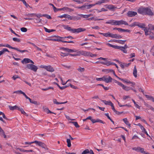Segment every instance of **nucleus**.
<instances>
[{
	"label": "nucleus",
	"mask_w": 154,
	"mask_h": 154,
	"mask_svg": "<svg viewBox=\"0 0 154 154\" xmlns=\"http://www.w3.org/2000/svg\"><path fill=\"white\" fill-rule=\"evenodd\" d=\"M138 125L140 127L141 129L142 130V131L143 132L144 131H145L146 130L144 128V127L141 125V124L139 123L138 124Z\"/></svg>",
	"instance_id": "a18cd8bd"
},
{
	"label": "nucleus",
	"mask_w": 154,
	"mask_h": 154,
	"mask_svg": "<svg viewBox=\"0 0 154 154\" xmlns=\"http://www.w3.org/2000/svg\"><path fill=\"white\" fill-rule=\"evenodd\" d=\"M8 107L10 110H14L15 109L17 110H18L19 108L20 107H19L17 105H15L14 106H9Z\"/></svg>",
	"instance_id": "6ab92c4d"
},
{
	"label": "nucleus",
	"mask_w": 154,
	"mask_h": 154,
	"mask_svg": "<svg viewBox=\"0 0 154 154\" xmlns=\"http://www.w3.org/2000/svg\"><path fill=\"white\" fill-rule=\"evenodd\" d=\"M20 78V77H19L18 75H14L12 77V78L14 80H16L17 78Z\"/></svg>",
	"instance_id": "680f3d73"
},
{
	"label": "nucleus",
	"mask_w": 154,
	"mask_h": 154,
	"mask_svg": "<svg viewBox=\"0 0 154 154\" xmlns=\"http://www.w3.org/2000/svg\"><path fill=\"white\" fill-rule=\"evenodd\" d=\"M144 105L146 106L147 107V109H150L151 108V107H152V106H151L149 105L148 104H147V103H146L145 102H144Z\"/></svg>",
	"instance_id": "4d7b16f0"
},
{
	"label": "nucleus",
	"mask_w": 154,
	"mask_h": 154,
	"mask_svg": "<svg viewBox=\"0 0 154 154\" xmlns=\"http://www.w3.org/2000/svg\"><path fill=\"white\" fill-rule=\"evenodd\" d=\"M149 28L151 30H154V25L151 24H149L148 25Z\"/></svg>",
	"instance_id": "49530a36"
},
{
	"label": "nucleus",
	"mask_w": 154,
	"mask_h": 154,
	"mask_svg": "<svg viewBox=\"0 0 154 154\" xmlns=\"http://www.w3.org/2000/svg\"><path fill=\"white\" fill-rule=\"evenodd\" d=\"M91 121L93 123H94L97 122H99L102 124L105 123V122H104L103 121L98 119H97L96 120L92 119Z\"/></svg>",
	"instance_id": "a211bd4d"
},
{
	"label": "nucleus",
	"mask_w": 154,
	"mask_h": 154,
	"mask_svg": "<svg viewBox=\"0 0 154 154\" xmlns=\"http://www.w3.org/2000/svg\"><path fill=\"white\" fill-rule=\"evenodd\" d=\"M112 33L109 32H108L107 33H104V36L106 37H111L112 38Z\"/></svg>",
	"instance_id": "7c9ffc66"
},
{
	"label": "nucleus",
	"mask_w": 154,
	"mask_h": 154,
	"mask_svg": "<svg viewBox=\"0 0 154 154\" xmlns=\"http://www.w3.org/2000/svg\"><path fill=\"white\" fill-rule=\"evenodd\" d=\"M63 37H61L60 36H58L56 38H50L49 40L50 41H56V42H61L63 43H74V42L73 41H66L62 40L61 39H63Z\"/></svg>",
	"instance_id": "20e7f679"
},
{
	"label": "nucleus",
	"mask_w": 154,
	"mask_h": 154,
	"mask_svg": "<svg viewBox=\"0 0 154 154\" xmlns=\"http://www.w3.org/2000/svg\"><path fill=\"white\" fill-rule=\"evenodd\" d=\"M138 24H139V22H134V23H132L130 25H129V26L131 27H134L136 26H138Z\"/></svg>",
	"instance_id": "72a5a7b5"
},
{
	"label": "nucleus",
	"mask_w": 154,
	"mask_h": 154,
	"mask_svg": "<svg viewBox=\"0 0 154 154\" xmlns=\"http://www.w3.org/2000/svg\"><path fill=\"white\" fill-rule=\"evenodd\" d=\"M101 101L103 102L105 105H109L110 106V104H111V103H110L112 102L111 101H106L105 100H102Z\"/></svg>",
	"instance_id": "4c0bfd02"
},
{
	"label": "nucleus",
	"mask_w": 154,
	"mask_h": 154,
	"mask_svg": "<svg viewBox=\"0 0 154 154\" xmlns=\"http://www.w3.org/2000/svg\"><path fill=\"white\" fill-rule=\"evenodd\" d=\"M12 49L16 50L17 51H19L21 53H23V52H25L27 51L26 50H20L19 49H18L17 48H14L13 47V48H12Z\"/></svg>",
	"instance_id": "473e14b6"
},
{
	"label": "nucleus",
	"mask_w": 154,
	"mask_h": 154,
	"mask_svg": "<svg viewBox=\"0 0 154 154\" xmlns=\"http://www.w3.org/2000/svg\"><path fill=\"white\" fill-rule=\"evenodd\" d=\"M110 103H111V104H110V106H111L112 110L114 111V112H115L116 110L115 109L113 104L112 103V102H110Z\"/></svg>",
	"instance_id": "09e8293b"
},
{
	"label": "nucleus",
	"mask_w": 154,
	"mask_h": 154,
	"mask_svg": "<svg viewBox=\"0 0 154 154\" xmlns=\"http://www.w3.org/2000/svg\"><path fill=\"white\" fill-rule=\"evenodd\" d=\"M109 0H101L97 2L96 3H95L96 5H100L101 4L103 3H106L109 2Z\"/></svg>",
	"instance_id": "412c9836"
},
{
	"label": "nucleus",
	"mask_w": 154,
	"mask_h": 154,
	"mask_svg": "<svg viewBox=\"0 0 154 154\" xmlns=\"http://www.w3.org/2000/svg\"><path fill=\"white\" fill-rule=\"evenodd\" d=\"M114 82L115 83H117L119 85L121 86V87H122V88L124 87V85L121 82H120L115 80H114Z\"/></svg>",
	"instance_id": "2f4dec72"
},
{
	"label": "nucleus",
	"mask_w": 154,
	"mask_h": 154,
	"mask_svg": "<svg viewBox=\"0 0 154 154\" xmlns=\"http://www.w3.org/2000/svg\"><path fill=\"white\" fill-rule=\"evenodd\" d=\"M9 30H10V31L11 32L14 34H15L16 36H17V37H20V36L19 35H18V34H17V33H16L12 29L10 28H9Z\"/></svg>",
	"instance_id": "c03bdc74"
},
{
	"label": "nucleus",
	"mask_w": 154,
	"mask_h": 154,
	"mask_svg": "<svg viewBox=\"0 0 154 154\" xmlns=\"http://www.w3.org/2000/svg\"><path fill=\"white\" fill-rule=\"evenodd\" d=\"M132 101L133 102V103H134V105L137 108L140 109V106H139L138 104H137L136 103V102H135V101H134V100L133 99H132Z\"/></svg>",
	"instance_id": "de8ad7c7"
},
{
	"label": "nucleus",
	"mask_w": 154,
	"mask_h": 154,
	"mask_svg": "<svg viewBox=\"0 0 154 154\" xmlns=\"http://www.w3.org/2000/svg\"><path fill=\"white\" fill-rule=\"evenodd\" d=\"M64 28L73 33H78L86 30L85 29L82 28H79L78 29H72L71 27H69L68 26H65V27H64Z\"/></svg>",
	"instance_id": "f03ea898"
},
{
	"label": "nucleus",
	"mask_w": 154,
	"mask_h": 154,
	"mask_svg": "<svg viewBox=\"0 0 154 154\" xmlns=\"http://www.w3.org/2000/svg\"><path fill=\"white\" fill-rule=\"evenodd\" d=\"M35 15L38 18H40L41 17H44V16H43V14H35Z\"/></svg>",
	"instance_id": "69168bd1"
},
{
	"label": "nucleus",
	"mask_w": 154,
	"mask_h": 154,
	"mask_svg": "<svg viewBox=\"0 0 154 154\" xmlns=\"http://www.w3.org/2000/svg\"><path fill=\"white\" fill-rule=\"evenodd\" d=\"M6 52H9V51L7 48H3L2 50L0 51V56L3 54H4Z\"/></svg>",
	"instance_id": "a878e982"
},
{
	"label": "nucleus",
	"mask_w": 154,
	"mask_h": 154,
	"mask_svg": "<svg viewBox=\"0 0 154 154\" xmlns=\"http://www.w3.org/2000/svg\"><path fill=\"white\" fill-rule=\"evenodd\" d=\"M26 67L28 69L35 72H36L38 69L37 66L33 65V64L32 63L27 64L26 65Z\"/></svg>",
	"instance_id": "39448f33"
},
{
	"label": "nucleus",
	"mask_w": 154,
	"mask_h": 154,
	"mask_svg": "<svg viewBox=\"0 0 154 154\" xmlns=\"http://www.w3.org/2000/svg\"><path fill=\"white\" fill-rule=\"evenodd\" d=\"M44 17H46V18H47L48 19H51V17L48 15L46 14H43V15Z\"/></svg>",
	"instance_id": "774afa93"
},
{
	"label": "nucleus",
	"mask_w": 154,
	"mask_h": 154,
	"mask_svg": "<svg viewBox=\"0 0 154 154\" xmlns=\"http://www.w3.org/2000/svg\"><path fill=\"white\" fill-rule=\"evenodd\" d=\"M69 123H72L76 128H79L80 127L77 122H70Z\"/></svg>",
	"instance_id": "c9c22d12"
},
{
	"label": "nucleus",
	"mask_w": 154,
	"mask_h": 154,
	"mask_svg": "<svg viewBox=\"0 0 154 154\" xmlns=\"http://www.w3.org/2000/svg\"><path fill=\"white\" fill-rule=\"evenodd\" d=\"M79 16H80L81 17H83L85 18H87L90 16H92L93 14H90L88 15H83L82 14H78Z\"/></svg>",
	"instance_id": "b1692460"
},
{
	"label": "nucleus",
	"mask_w": 154,
	"mask_h": 154,
	"mask_svg": "<svg viewBox=\"0 0 154 154\" xmlns=\"http://www.w3.org/2000/svg\"><path fill=\"white\" fill-rule=\"evenodd\" d=\"M18 111H19L21 112L22 114H23V115L26 116H28V114H27L24 110L22 108L20 107L19 108Z\"/></svg>",
	"instance_id": "bb28decb"
},
{
	"label": "nucleus",
	"mask_w": 154,
	"mask_h": 154,
	"mask_svg": "<svg viewBox=\"0 0 154 154\" xmlns=\"http://www.w3.org/2000/svg\"><path fill=\"white\" fill-rule=\"evenodd\" d=\"M55 10V11H54L55 12H57L58 11H72L71 8L66 7H65L60 8H56V9Z\"/></svg>",
	"instance_id": "6e6552de"
},
{
	"label": "nucleus",
	"mask_w": 154,
	"mask_h": 154,
	"mask_svg": "<svg viewBox=\"0 0 154 154\" xmlns=\"http://www.w3.org/2000/svg\"><path fill=\"white\" fill-rule=\"evenodd\" d=\"M67 143V146L68 147H70L71 146V141L70 139H67L66 140Z\"/></svg>",
	"instance_id": "79ce46f5"
},
{
	"label": "nucleus",
	"mask_w": 154,
	"mask_h": 154,
	"mask_svg": "<svg viewBox=\"0 0 154 154\" xmlns=\"http://www.w3.org/2000/svg\"><path fill=\"white\" fill-rule=\"evenodd\" d=\"M77 70L80 72H83L84 71L85 69L84 68L79 67L77 69Z\"/></svg>",
	"instance_id": "603ef678"
},
{
	"label": "nucleus",
	"mask_w": 154,
	"mask_h": 154,
	"mask_svg": "<svg viewBox=\"0 0 154 154\" xmlns=\"http://www.w3.org/2000/svg\"><path fill=\"white\" fill-rule=\"evenodd\" d=\"M144 14L152 16L153 14L150 8L148 7H146L145 8Z\"/></svg>",
	"instance_id": "9d476101"
},
{
	"label": "nucleus",
	"mask_w": 154,
	"mask_h": 154,
	"mask_svg": "<svg viewBox=\"0 0 154 154\" xmlns=\"http://www.w3.org/2000/svg\"><path fill=\"white\" fill-rule=\"evenodd\" d=\"M21 31L23 32H26L27 31V29L25 27H22L20 29Z\"/></svg>",
	"instance_id": "864d4df0"
},
{
	"label": "nucleus",
	"mask_w": 154,
	"mask_h": 154,
	"mask_svg": "<svg viewBox=\"0 0 154 154\" xmlns=\"http://www.w3.org/2000/svg\"><path fill=\"white\" fill-rule=\"evenodd\" d=\"M106 24H109L112 25L116 26V20H110L106 22Z\"/></svg>",
	"instance_id": "f3484780"
},
{
	"label": "nucleus",
	"mask_w": 154,
	"mask_h": 154,
	"mask_svg": "<svg viewBox=\"0 0 154 154\" xmlns=\"http://www.w3.org/2000/svg\"><path fill=\"white\" fill-rule=\"evenodd\" d=\"M23 91H21V90H18L14 92V93H16L17 94H22V92Z\"/></svg>",
	"instance_id": "338daca9"
},
{
	"label": "nucleus",
	"mask_w": 154,
	"mask_h": 154,
	"mask_svg": "<svg viewBox=\"0 0 154 154\" xmlns=\"http://www.w3.org/2000/svg\"><path fill=\"white\" fill-rule=\"evenodd\" d=\"M106 45H107L109 47H112L115 49H119L122 51L124 53H126L127 52V51L124 48H123V47L120 46L118 45H113L108 43H106Z\"/></svg>",
	"instance_id": "7ed1b4c3"
},
{
	"label": "nucleus",
	"mask_w": 154,
	"mask_h": 154,
	"mask_svg": "<svg viewBox=\"0 0 154 154\" xmlns=\"http://www.w3.org/2000/svg\"><path fill=\"white\" fill-rule=\"evenodd\" d=\"M112 78L110 76H109L108 77L106 76H104V81L106 83H108L112 82Z\"/></svg>",
	"instance_id": "4468645a"
},
{
	"label": "nucleus",
	"mask_w": 154,
	"mask_h": 154,
	"mask_svg": "<svg viewBox=\"0 0 154 154\" xmlns=\"http://www.w3.org/2000/svg\"><path fill=\"white\" fill-rule=\"evenodd\" d=\"M97 86H102L103 88L105 90H107L109 89V88L107 87H105L102 84H98L97 85Z\"/></svg>",
	"instance_id": "37998d69"
},
{
	"label": "nucleus",
	"mask_w": 154,
	"mask_h": 154,
	"mask_svg": "<svg viewBox=\"0 0 154 154\" xmlns=\"http://www.w3.org/2000/svg\"><path fill=\"white\" fill-rule=\"evenodd\" d=\"M133 74L134 77L135 78L137 77V71L136 66H135L134 67Z\"/></svg>",
	"instance_id": "c756f323"
},
{
	"label": "nucleus",
	"mask_w": 154,
	"mask_h": 154,
	"mask_svg": "<svg viewBox=\"0 0 154 154\" xmlns=\"http://www.w3.org/2000/svg\"><path fill=\"white\" fill-rule=\"evenodd\" d=\"M43 109H44V111L46 112L48 114L49 113H53V114H54L55 115L56 114V113H54V112H51V111H50L48 109V108H44L43 107Z\"/></svg>",
	"instance_id": "393cba45"
},
{
	"label": "nucleus",
	"mask_w": 154,
	"mask_h": 154,
	"mask_svg": "<svg viewBox=\"0 0 154 154\" xmlns=\"http://www.w3.org/2000/svg\"><path fill=\"white\" fill-rule=\"evenodd\" d=\"M35 15V14L32 13V14H26L25 15V16L28 17H32L33 15Z\"/></svg>",
	"instance_id": "bf43d9fd"
},
{
	"label": "nucleus",
	"mask_w": 154,
	"mask_h": 154,
	"mask_svg": "<svg viewBox=\"0 0 154 154\" xmlns=\"http://www.w3.org/2000/svg\"><path fill=\"white\" fill-rule=\"evenodd\" d=\"M21 62L23 64H26L30 62L32 64L34 63V62L32 60L29 59V58H24L23 60H22Z\"/></svg>",
	"instance_id": "ddd939ff"
},
{
	"label": "nucleus",
	"mask_w": 154,
	"mask_h": 154,
	"mask_svg": "<svg viewBox=\"0 0 154 154\" xmlns=\"http://www.w3.org/2000/svg\"><path fill=\"white\" fill-rule=\"evenodd\" d=\"M146 8L141 7L139 8L137 10V12L139 14H144Z\"/></svg>",
	"instance_id": "2eb2a0df"
},
{
	"label": "nucleus",
	"mask_w": 154,
	"mask_h": 154,
	"mask_svg": "<svg viewBox=\"0 0 154 154\" xmlns=\"http://www.w3.org/2000/svg\"><path fill=\"white\" fill-rule=\"evenodd\" d=\"M123 120L125 124L128 125L129 127L130 128L131 127V124L129 123L127 118L123 119Z\"/></svg>",
	"instance_id": "cd10ccee"
},
{
	"label": "nucleus",
	"mask_w": 154,
	"mask_h": 154,
	"mask_svg": "<svg viewBox=\"0 0 154 154\" xmlns=\"http://www.w3.org/2000/svg\"><path fill=\"white\" fill-rule=\"evenodd\" d=\"M53 100L54 103L56 104H65L67 102V101L63 102H57V100L55 99H54Z\"/></svg>",
	"instance_id": "c85d7f7f"
},
{
	"label": "nucleus",
	"mask_w": 154,
	"mask_h": 154,
	"mask_svg": "<svg viewBox=\"0 0 154 154\" xmlns=\"http://www.w3.org/2000/svg\"><path fill=\"white\" fill-rule=\"evenodd\" d=\"M34 142H35V143L38 145L42 147V148H44L45 149L47 150H48V149L47 145L42 142L35 140L34 141Z\"/></svg>",
	"instance_id": "423d86ee"
},
{
	"label": "nucleus",
	"mask_w": 154,
	"mask_h": 154,
	"mask_svg": "<svg viewBox=\"0 0 154 154\" xmlns=\"http://www.w3.org/2000/svg\"><path fill=\"white\" fill-rule=\"evenodd\" d=\"M95 5H96L95 4H90L87 5H83L82 6L79 7L78 8L81 9L82 8H85L86 7L87 9H88L91 8L93 6H94Z\"/></svg>",
	"instance_id": "dca6fc26"
},
{
	"label": "nucleus",
	"mask_w": 154,
	"mask_h": 154,
	"mask_svg": "<svg viewBox=\"0 0 154 154\" xmlns=\"http://www.w3.org/2000/svg\"><path fill=\"white\" fill-rule=\"evenodd\" d=\"M46 69L47 71L51 72L54 71V69L50 65L47 66Z\"/></svg>",
	"instance_id": "4be33fe9"
},
{
	"label": "nucleus",
	"mask_w": 154,
	"mask_h": 154,
	"mask_svg": "<svg viewBox=\"0 0 154 154\" xmlns=\"http://www.w3.org/2000/svg\"><path fill=\"white\" fill-rule=\"evenodd\" d=\"M138 26L143 29L145 31L146 35H149L148 31L146 28L145 27V25L144 23H140L139 22Z\"/></svg>",
	"instance_id": "0eeeda50"
},
{
	"label": "nucleus",
	"mask_w": 154,
	"mask_h": 154,
	"mask_svg": "<svg viewBox=\"0 0 154 154\" xmlns=\"http://www.w3.org/2000/svg\"><path fill=\"white\" fill-rule=\"evenodd\" d=\"M69 53H68H68L61 52L60 55H61V56H62L63 57L66 56L68 55H70V54H69Z\"/></svg>",
	"instance_id": "a19ab883"
},
{
	"label": "nucleus",
	"mask_w": 154,
	"mask_h": 154,
	"mask_svg": "<svg viewBox=\"0 0 154 154\" xmlns=\"http://www.w3.org/2000/svg\"><path fill=\"white\" fill-rule=\"evenodd\" d=\"M122 88L124 89V90L126 91H128L131 89H132V88H130L129 87L125 86L124 85V87Z\"/></svg>",
	"instance_id": "ea45409f"
},
{
	"label": "nucleus",
	"mask_w": 154,
	"mask_h": 154,
	"mask_svg": "<svg viewBox=\"0 0 154 154\" xmlns=\"http://www.w3.org/2000/svg\"><path fill=\"white\" fill-rule=\"evenodd\" d=\"M112 38L116 39H120L122 38V37L119 35L117 34H112Z\"/></svg>",
	"instance_id": "5701e85b"
},
{
	"label": "nucleus",
	"mask_w": 154,
	"mask_h": 154,
	"mask_svg": "<svg viewBox=\"0 0 154 154\" xmlns=\"http://www.w3.org/2000/svg\"><path fill=\"white\" fill-rule=\"evenodd\" d=\"M126 40H117L113 39L112 40V42H114L116 43H118L120 44H124L125 42H126Z\"/></svg>",
	"instance_id": "aec40b11"
},
{
	"label": "nucleus",
	"mask_w": 154,
	"mask_h": 154,
	"mask_svg": "<svg viewBox=\"0 0 154 154\" xmlns=\"http://www.w3.org/2000/svg\"><path fill=\"white\" fill-rule=\"evenodd\" d=\"M90 58H86L85 60H84L86 61V62L88 63H94V62H93L91 60H90Z\"/></svg>",
	"instance_id": "5fc2aeb1"
},
{
	"label": "nucleus",
	"mask_w": 154,
	"mask_h": 154,
	"mask_svg": "<svg viewBox=\"0 0 154 154\" xmlns=\"http://www.w3.org/2000/svg\"><path fill=\"white\" fill-rule=\"evenodd\" d=\"M66 14H63L62 15H60V16H58V17L59 18H66Z\"/></svg>",
	"instance_id": "e2e57ef3"
},
{
	"label": "nucleus",
	"mask_w": 154,
	"mask_h": 154,
	"mask_svg": "<svg viewBox=\"0 0 154 154\" xmlns=\"http://www.w3.org/2000/svg\"><path fill=\"white\" fill-rule=\"evenodd\" d=\"M66 18H67L68 20H73V18L70 15L66 14Z\"/></svg>",
	"instance_id": "3c124183"
},
{
	"label": "nucleus",
	"mask_w": 154,
	"mask_h": 154,
	"mask_svg": "<svg viewBox=\"0 0 154 154\" xmlns=\"http://www.w3.org/2000/svg\"><path fill=\"white\" fill-rule=\"evenodd\" d=\"M107 58H98V59H101V60L104 61V64L107 66L113 65L114 63L106 60Z\"/></svg>",
	"instance_id": "1a4fd4ad"
},
{
	"label": "nucleus",
	"mask_w": 154,
	"mask_h": 154,
	"mask_svg": "<svg viewBox=\"0 0 154 154\" xmlns=\"http://www.w3.org/2000/svg\"><path fill=\"white\" fill-rule=\"evenodd\" d=\"M74 1L76 2H77L78 4H82L83 3V2H84V1H80V0H74Z\"/></svg>",
	"instance_id": "0e129e2a"
},
{
	"label": "nucleus",
	"mask_w": 154,
	"mask_h": 154,
	"mask_svg": "<svg viewBox=\"0 0 154 154\" xmlns=\"http://www.w3.org/2000/svg\"><path fill=\"white\" fill-rule=\"evenodd\" d=\"M16 149H19L20 151L23 152H27V151H28V150H24L23 149H22L20 148H17Z\"/></svg>",
	"instance_id": "6e6d98bb"
},
{
	"label": "nucleus",
	"mask_w": 154,
	"mask_h": 154,
	"mask_svg": "<svg viewBox=\"0 0 154 154\" xmlns=\"http://www.w3.org/2000/svg\"><path fill=\"white\" fill-rule=\"evenodd\" d=\"M12 39L14 42H20V39L17 38H13Z\"/></svg>",
	"instance_id": "8fccbe9b"
},
{
	"label": "nucleus",
	"mask_w": 154,
	"mask_h": 154,
	"mask_svg": "<svg viewBox=\"0 0 154 154\" xmlns=\"http://www.w3.org/2000/svg\"><path fill=\"white\" fill-rule=\"evenodd\" d=\"M137 14V12L135 11H130L128 12L127 15L128 17H132L134 16Z\"/></svg>",
	"instance_id": "f8f14e48"
},
{
	"label": "nucleus",
	"mask_w": 154,
	"mask_h": 154,
	"mask_svg": "<svg viewBox=\"0 0 154 154\" xmlns=\"http://www.w3.org/2000/svg\"><path fill=\"white\" fill-rule=\"evenodd\" d=\"M124 24L125 25H128V23L125 21L123 20H116V26Z\"/></svg>",
	"instance_id": "9b49d317"
},
{
	"label": "nucleus",
	"mask_w": 154,
	"mask_h": 154,
	"mask_svg": "<svg viewBox=\"0 0 154 154\" xmlns=\"http://www.w3.org/2000/svg\"><path fill=\"white\" fill-rule=\"evenodd\" d=\"M31 103H33L35 105H39L40 104L39 103H38L37 101H32Z\"/></svg>",
	"instance_id": "13d9d810"
},
{
	"label": "nucleus",
	"mask_w": 154,
	"mask_h": 154,
	"mask_svg": "<svg viewBox=\"0 0 154 154\" xmlns=\"http://www.w3.org/2000/svg\"><path fill=\"white\" fill-rule=\"evenodd\" d=\"M19 0L22 2L23 4L25 5V6L27 8L28 7H29L31 8L30 6L28 4H27V3H26L25 0Z\"/></svg>",
	"instance_id": "e433bc0d"
},
{
	"label": "nucleus",
	"mask_w": 154,
	"mask_h": 154,
	"mask_svg": "<svg viewBox=\"0 0 154 154\" xmlns=\"http://www.w3.org/2000/svg\"><path fill=\"white\" fill-rule=\"evenodd\" d=\"M104 76H103V77H102V78H96V79L97 81H104Z\"/></svg>",
	"instance_id": "052dcab7"
},
{
	"label": "nucleus",
	"mask_w": 154,
	"mask_h": 154,
	"mask_svg": "<svg viewBox=\"0 0 154 154\" xmlns=\"http://www.w3.org/2000/svg\"><path fill=\"white\" fill-rule=\"evenodd\" d=\"M107 6L106 7V8H107L109 9H113L115 8V6L112 5H110Z\"/></svg>",
	"instance_id": "58836bf2"
},
{
	"label": "nucleus",
	"mask_w": 154,
	"mask_h": 154,
	"mask_svg": "<svg viewBox=\"0 0 154 154\" xmlns=\"http://www.w3.org/2000/svg\"><path fill=\"white\" fill-rule=\"evenodd\" d=\"M140 147L138 146L137 147H134L132 148V149L134 150H135L137 152H140Z\"/></svg>",
	"instance_id": "f704fd0d"
},
{
	"label": "nucleus",
	"mask_w": 154,
	"mask_h": 154,
	"mask_svg": "<svg viewBox=\"0 0 154 154\" xmlns=\"http://www.w3.org/2000/svg\"><path fill=\"white\" fill-rule=\"evenodd\" d=\"M61 49L63 51L68 53H75L74 54H70V56L73 57L79 56L82 55H84L85 57H96V54H93L89 52L84 51H79L76 49H72L64 47L62 48Z\"/></svg>",
	"instance_id": "f257e3e1"
}]
</instances>
